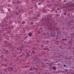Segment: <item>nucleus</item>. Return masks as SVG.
Listing matches in <instances>:
<instances>
[{
  "mask_svg": "<svg viewBox=\"0 0 74 74\" xmlns=\"http://www.w3.org/2000/svg\"><path fill=\"white\" fill-rule=\"evenodd\" d=\"M12 67H10L9 68V72L11 71H12Z\"/></svg>",
  "mask_w": 74,
  "mask_h": 74,
  "instance_id": "f257e3e1",
  "label": "nucleus"
},
{
  "mask_svg": "<svg viewBox=\"0 0 74 74\" xmlns=\"http://www.w3.org/2000/svg\"><path fill=\"white\" fill-rule=\"evenodd\" d=\"M28 35L29 36H30V37H31L32 35V34L31 33H29V34H28Z\"/></svg>",
  "mask_w": 74,
  "mask_h": 74,
  "instance_id": "f03ea898",
  "label": "nucleus"
},
{
  "mask_svg": "<svg viewBox=\"0 0 74 74\" xmlns=\"http://www.w3.org/2000/svg\"><path fill=\"white\" fill-rule=\"evenodd\" d=\"M70 3H67V5H68V6H70Z\"/></svg>",
  "mask_w": 74,
  "mask_h": 74,
  "instance_id": "7ed1b4c3",
  "label": "nucleus"
},
{
  "mask_svg": "<svg viewBox=\"0 0 74 74\" xmlns=\"http://www.w3.org/2000/svg\"><path fill=\"white\" fill-rule=\"evenodd\" d=\"M52 69H53V70H56V68H55V67H53Z\"/></svg>",
  "mask_w": 74,
  "mask_h": 74,
  "instance_id": "20e7f679",
  "label": "nucleus"
},
{
  "mask_svg": "<svg viewBox=\"0 0 74 74\" xmlns=\"http://www.w3.org/2000/svg\"><path fill=\"white\" fill-rule=\"evenodd\" d=\"M27 56H30V54L29 53H27Z\"/></svg>",
  "mask_w": 74,
  "mask_h": 74,
  "instance_id": "39448f33",
  "label": "nucleus"
},
{
  "mask_svg": "<svg viewBox=\"0 0 74 74\" xmlns=\"http://www.w3.org/2000/svg\"><path fill=\"white\" fill-rule=\"evenodd\" d=\"M25 23V21H23L22 22V23L23 24H24Z\"/></svg>",
  "mask_w": 74,
  "mask_h": 74,
  "instance_id": "423d86ee",
  "label": "nucleus"
},
{
  "mask_svg": "<svg viewBox=\"0 0 74 74\" xmlns=\"http://www.w3.org/2000/svg\"><path fill=\"white\" fill-rule=\"evenodd\" d=\"M18 7H19V6H17V7L16 8V9H18Z\"/></svg>",
  "mask_w": 74,
  "mask_h": 74,
  "instance_id": "0eeeda50",
  "label": "nucleus"
},
{
  "mask_svg": "<svg viewBox=\"0 0 74 74\" xmlns=\"http://www.w3.org/2000/svg\"><path fill=\"white\" fill-rule=\"evenodd\" d=\"M5 53H8V51L6 50L5 51Z\"/></svg>",
  "mask_w": 74,
  "mask_h": 74,
  "instance_id": "6e6552de",
  "label": "nucleus"
},
{
  "mask_svg": "<svg viewBox=\"0 0 74 74\" xmlns=\"http://www.w3.org/2000/svg\"><path fill=\"white\" fill-rule=\"evenodd\" d=\"M64 67H66V65H65V64H64Z\"/></svg>",
  "mask_w": 74,
  "mask_h": 74,
  "instance_id": "1a4fd4ad",
  "label": "nucleus"
},
{
  "mask_svg": "<svg viewBox=\"0 0 74 74\" xmlns=\"http://www.w3.org/2000/svg\"><path fill=\"white\" fill-rule=\"evenodd\" d=\"M68 70L67 69L65 70V71L66 72V71H67Z\"/></svg>",
  "mask_w": 74,
  "mask_h": 74,
  "instance_id": "9d476101",
  "label": "nucleus"
},
{
  "mask_svg": "<svg viewBox=\"0 0 74 74\" xmlns=\"http://www.w3.org/2000/svg\"><path fill=\"white\" fill-rule=\"evenodd\" d=\"M38 5H40L41 4V3H38Z\"/></svg>",
  "mask_w": 74,
  "mask_h": 74,
  "instance_id": "9b49d317",
  "label": "nucleus"
},
{
  "mask_svg": "<svg viewBox=\"0 0 74 74\" xmlns=\"http://www.w3.org/2000/svg\"><path fill=\"white\" fill-rule=\"evenodd\" d=\"M18 14V13H16V15H17V14Z\"/></svg>",
  "mask_w": 74,
  "mask_h": 74,
  "instance_id": "f8f14e48",
  "label": "nucleus"
},
{
  "mask_svg": "<svg viewBox=\"0 0 74 74\" xmlns=\"http://www.w3.org/2000/svg\"><path fill=\"white\" fill-rule=\"evenodd\" d=\"M60 12H60H58V13H60V12Z\"/></svg>",
  "mask_w": 74,
  "mask_h": 74,
  "instance_id": "ddd939ff",
  "label": "nucleus"
},
{
  "mask_svg": "<svg viewBox=\"0 0 74 74\" xmlns=\"http://www.w3.org/2000/svg\"><path fill=\"white\" fill-rule=\"evenodd\" d=\"M1 70H0V73H1Z\"/></svg>",
  "mask_w": 74,
  "mask_h": 74,
  "instance_id": "4468645a",
  "label": "nucleus"
},
{
  "mask_svg": "<svg viewBox=\"0 0 74 74\" xmlns=\"http://www.w3.org/2000/svg\"><path fill=\"white\" fill-rule=\"evenodd\" d=\"M62 40H63V41H64V39H62Z\"/></svg>",
  "mask_w": 74,
  "mask_h": 74,
  "instance_id": "2eb2a0df",
  "label": "nucleus"
},
{
  "mask_svg": "<svg viewBox=\"0 0 74 74\" xmlns=\"http://www.w3.org/2000/svg\"><path fill=\"white\" fill-rule=\"evenodd\" d=\"M64 40H66V39H64Z\"/></svg>",
  "mask_w": 74,
  "mask_h": 74,
  "instance_id": "dca6fc26",
  "label": "nucleus"
},
{
  "mask_svg": "<svg viewBox=\"0 0 74 74\" xmlns=\"http://www.w3.org/2000/svg\"><path fill=\"white\" fill-rule=\"evenodd\" d=\"M22 49H21L20 50V51H22Z\"/></svg>",
  "mask_w": 74,
  "mask_h": 74,
  "instance_id": "f3484780",
  "label": "nucleus"
},
{
  "mask_svg": "<svg viewBox=\"0 0 74 74\" xmlns=\"http://www.w3.org/2000/svg\"><path fill=\"white\" fill-rule=\"evenodd\" d=\"M64 2H66V1H64Z\"/></svg>",
  "mask_w": 74,
  "mask_h": 74,
  "instance_id": "a211bd4d",
  "label": "nucleus"
},
{
  "mask_svg": "<svg viewBox=\"0 0 74 74\" xmlns=\"http://www.w3.org/2000/svg\"><path fill=\"white\" fill-rule=\"evenodd\" d=\"M32 25H33V23H32Z\"/></svg>",
  "mask_w": 74,
  "mask_h": 74,
  "instance_id": "6ab92c4d",
  "label": "nucleus"
},
{
  "mask_svg": "<svg viewBox=\"0 0 74 74\" xmlns=\"http://www.w3.org/2000/svg\"><path fill=\"white\" fill-rule=\"evenodd\" d=\"M58 10H59V9H58Z\"/></svg>",
  "mask_w": 74,
  "mask_h": 74,
  "instance_id": "aec40b11",
  "label": "nucleus"
}]
</instances>
